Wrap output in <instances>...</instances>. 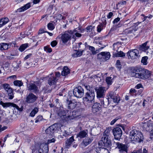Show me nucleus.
Here are the masks:
<instances>
[{
	"label": "nucleus",
	"mask_w": 153,
	"mask_h": 153,
	"mask_svg": "<svg viewBox=\"0 0 153 153\" xmlns=\"http://www.w3.org/2000/svg\"><path fill=\"white\" fill-rule=\"evenodd\" d=\"M132 77L143 79L147 78L150 76V72L149 70L141 68H137L131 73Z\"/></svg>",
	"instance_id": "1"
},
{
	"label": "nucleus",
	"mask_w": 153,
	"mask_h": 153,
	"mask_svg": "<svg viewBox=\"0 0 153 153\" xmlns=\"http://www.w3.org/2000/svg\"><path fill=\"white\" fill-rule=\"evenodd\" d=\"M129 137L134 141L140 142L143 140V137L142 133L139 131L134 129L130 133Z\"/></svg>",
	"instance_id": "2"
},
{
	"label": "nucleus",
	"mask_w": 153,
	"mask_h": 153,
	"mask_svg": "<svg viewBox=\"0 0 153 153\" xmlns=\"http://www.w3.org/2000/svg\"><path fill=\"white\" fill-rule=\"evenodd\" d=\"M101 141L103 142L105 147L108 148L111 145V141L110 139V134L108 132V130H105L104 132Z\"/></svg>",
	"instance_id": "3"
},
{
	"label": "nucleus",
	"mask_w": 153,
	"mask_h": 153,
	"mask_svg": "<svg viewBox=\"0 0 153 153\" xmlns=\"http://www.w3.org/2000/svg\"><path fill=\"white\" fill-rule=\"evenodd\" d=\"M95 95L94 91L86 92L85 97L83 98V102L87 103H92L94 102Z\"/></svg>",
	"instance_id": "4"
},
{
	"label": "nucleus",
	"mask_w": 153,
	"mask_h": 153,
	"mask_svg": "<svg viewBox=\"0 0 153 153\" xmlns=\"http://www.w3.org/2000/svg\"><path fill=\"white\" fill-rule=\"evenodd\" d=\"M0 105H1L4 108L12 107L14 108V109H16L20 111H22L23 110L22 106L20 108L16 104L11 102L4 103L1 100L0 101Z\"/></svg>",
	"instance_id": "5"
},
{
	"label": "nucleus",
	"mask_w": 153,
	"mask_h": 153,
	"mask_svg": "<svg viewBox=\"0 0 153 153\" xmlns=\"http://www.w3.org/2000/svg\"><path fill=\"white\" fill-rule=\"evenodd\" d=\"M73 94L75 97L81 98L84 94V89L81 86H78L74 89Z\"/></svg>",
	"instance_id": "6"
},
{
	"label": "nucleus",
	"mask_w": 153,
	"mask_h": 153,
	"mask_svg": "<svg viewBox=\"0 0 153 153\" xmlns=\"http://www.w3.org/2000/svg\"><path fill=\"white\" fill-rule=\"evenodd\" d=\"M114 145L116 146V148L119 149L120 153L127 152L128 147L126 145L119 142H114Z\"/></svg>",
	"instance_id": "7"
},
{
	"label": "nucleus",
	"mask_w": 153,
	"mask_h": 153,
	"mask_svg": "<svg viewBox=\"0 0 153 153\" xmlns=\"http://www.w3.org/2000/svg\"><path fill=\"white\" fill-rule=\"evenodd\" d=\"M97 94V97L98 98H103L105 96V88L103 87H100L95 89Z\"/></svg>",
	"instance_id": "8"
},
{
	"label": "nucleus",
	"mask_w": 153,
	"mask_h": 153,
	"mask_svg": "<svg viewBox=\"0 0 153 153\" xmlns=\"http://www.w3.org/2000/svg\"><path fill=\"white\" fill-rule=\"evenodd\" d=\"M111 55L108 52H102L98 54L97 57L98 59H101L102 61H106L110 58Z\"/></svg>",
	"instance_id": "9"
},
{
	"label": "nucleus",
	"mask_w": 153,
	"mask_h": 153,
	"mask_svg": "<svg viewBox=\"0 0 153 153\" xmlns=\"http://www.w3.org/2000/svg\"><path fill=\"white\" fill-rule=\"evenodd\" d=\"M37 97L32 93H29L26 98L25 101L27 103H31L34 102Z\"/></svg>",
	"instance_id": "10"
},
{
	"label": "nucleus",
	"mask_w": 153,
	"mask_h": 153,
	"mask_svg": "<svg viewBox=\"0 0 153 153\" xmlns=\"http://www.w3.org/2000/svg\"><path fill=\"white\" fill-rule=\"evenodd\" d=\"M113 133L116 139L119 140L122 135V131L120 128L117 127L113 130Z\"/></svg>",
	"instance_id": "11"
},
{
	"label": "nucleus",
	"mask_w": 153,
	"mask_h": 153,
	"mask_svg": "<svg viewBox=\"0 0 153 153\" xmlns=\"http://www.w3.org/2000/svg\"><path fill=\"white\" fill-rule=\"evenodd\" d=\"M139 52L137 49H134L128 51L127 53V55L129 58L135 59L139 56Z\"/></svg>",
	"instance_id": "12"
},
{
	"label": "nucleus",
	"mask_w": 153,
	"mask_h": 153,
	"mask_svg": "<svg viewBox=\"0 0 153 153\" xmlns=\"http://www.w3.org/2000/svg\"><path fill=\"white\" fill-rule=\"evenodd\" d=\"M66 103L68 104V108L73 109L76 107L79 102L75 101L74 100L69 101L68 99L66 101Z\"/></svg>",
	"instance_id": "13"
},
{
	"label": "nucleus",
	"mask_w": 153,
	"mask_h": 153,
	"mask_svg": "<svg viewBox=\"0 0 153 153\" xmlns=\"http://www.w3.org/2000/svg\"><path fill=\"white\" fill-rule=\"evenodd\" d=\"M69 31L66 32L62 36L61 39L63 43H66L70 39L72 36L71 34L69 33Z\"/></svg>",
	"instance_id": "14"
},
{
	"label": "nucleus",
	"mask_w": 153,
	"mask_h": 153,
	"mask_svg": "<svg viewBox=\"0 0 153 153\" xmlns=\"http://www.w3.org/2000/svg\"><path fill=\"white\" fill-rule=\"evenodd\" d=\"M48 147L46 144L44 143L41 144L39 150V153H48Z\"/></svg>",
	"instance_id": "15"
},
{
	"label": "nucleus",
	"mask_w": 153,
	"mask_h": 153,
	"mask_svg": "<svg viewBox=\"0 0 153 153\" xmlns=\"http://www.w3.org/2000/svg\"><path fill=\"white\" fill-rule=\"evenodd\" d=\"M101 105L100 103L96 102L94 103L92 107V111L93 113H96L100 110L101 109Z\"/></svg>",
	"instance_id": "16"
},
{
	"label": "nucleus",
	"mask_w": 153,
	"mask_h": 153,
	"mask_svg": "<svg viewBox=\"0 0 153 153\" xmlns=\"http://www.w3.org/2000/svg\"><path fill=\"white\" fill-rule=\"evenodd\" d=\"M27 88L28 90L33 92L36 93L38 91V87L35 84L33 83L29 84Z\"/></svg>",
	"instance_id": "17"
},
{
	"label": "nucleus",
	"mask_w": 153,
	"mask_h": 153,
	"mask_svg": "<svg viewBox=\"0 0 153 153\" xmlns=\"http://www.w3.org/2000/svg\"><path fill=\"white\" fill-rule=\"evenodd\" d=\"M88 132L87 130L81 131L77 134L76 137L80 139L85 138L88 136Z\"/></svg>",
	"instance_id": "18"
},
{
	"label": "nucleus",
	"mask_w": 153,
	"mask_h": 153,
	"mask_svg": "<svg viewBox=\"0 0 153 153\" xmlns=\"http://www.w3.org/2000/svg\"><path fill=\"white\" fill-rule=\"evenodd\" d=\"M137 29V25L135 24L131 27L125 29L124 32L127 34L128 33H132L136 31Z\"/></svg>",
	"instance_id": "19"
},
{
	"label": "nucleus",
	"mask_w": 153,
	"mask_h": 153,
	"mask_svg": "<svg viewBox=\"0 0 153 153\" xmlns=\"http://www.w3.org/2000/svg\"><path fill=\"white\" fill-rule=\"evenodd\" d=\"M55 130L56 128L54 125H53L49 126L46 129L45 131L47 134L52 135L54 133Z\"/></svg>",
	"instance_id": "20"
},
{
	"label": "nucleus",
	"mask_w": 153,
	"mask_h": 153,
	"mask_svg": "<svg viewBox=\"0 0 153 153\" xmlns=\"http://www.w3.org/2000/svg\"><path fill=\"white\" fill-rule=\"evenodd\" d=\"M74 136H72L66 140L65 141V147L66 148H68L71 146L74 140Z\"/></svg>",
	"instance_id": "21"
},
{
	"label": "nucleus",
	"mask_w": 153,
	"mask_h": 153,
	"mask_svg": "<svg viewBox=\"0 0 153 153\" xmlns=\"http://www.w3.org/2000/svg\"><path fill=\"white\" fill-rule=\"evenodd\" d=\"M30 7V3H28L24 6H22L21 7L18 8L16 10V12H21L25 11V10L29 9Z\"/></svg>",
	"instance_id": "22"
},
{
	"label": "nucleus",
	"mask_w": 153,
	"mask_h": 153,
	"mask_svg": "<svg viewBox=\"0 0 153 153\" xmlns=\"http://www.w3.org/2000/svg\"><path fill=\"white\" fill-rule=\"evenodd\" d=\"M93 140V139L92 138H86L83 140L82 143V145L84 146H86L90 144Z\"/></svg>",
	"instance_id": "23"
},
{
	"label": "nucleus",
	"mask_w": 153,
	"mask_h": 153,
	"mask_svg": "<svg viewBox=\"0 0 153 153\" xmlns=\"http://www.w3.org/2000/svg\"><path fill=\"white\" fill-rule=\"evenodd\" d=\"M58 80L57 78L53 76L51 77H50L49 78L48 80V83L50 85H54L56 83Z\"/></svg>",
	"instance_id": "24"
},
{
	"label": "nucleus",
	"mask_w": 153,
	"mask_h": 153,
	"mask_svg": "<svg viewBox=\"0 0 153 153\" xmlns=\"http://www.w3.org/2000/svg\"><path fill=\"white\" fill-rule=\"evenodd\" d=\"M58 114L62 120H65V119H66V112L65 110H61Z\"/></svg>",
	"instance_id": "25"
},
{
	"label": "nucleus",
	"mask_w": 153,
	"mask_h": 153,
	"mask_svg": "<svg viewBox=\"0 0 153 153\" xmlns=\"http://www.w3.org/2000/svg\"><path fill=\"white\" fill-rule=\"evenodd\" d=\"M100 103L101 106H103L104 108H107L109 104L110 103L109 99L108 98L106 99V100L104 101V100L101 99L100 100Z\"/></svg>",
	"instance_id": "26"
},
{
	"label": "nucleus",
	"mask_w": 153,
	"mask_h": 153,
	"mask_svg": "<svg viewBox=\"0 0 153 153\" xmlns=\"http://www.w3.org/2000/svg\"><path fill=\"white\" fill-rule=\"evenodd\" d=\"M148 41L146 42L142 45H140L139 47V49L140 50L143 51H146L149 48V46H147Z\"/></svg>",
	"instance_id": "27"
},
{
	"label": "nucleus",
	"mask_w": 153,
	"mask_h": 153,
	"mask_svg": "<svg viewBox=\"0 0 153 153\" xmlns=\"http://www.w3.org/2000/svg\"><path fill=\"white\" fill-rule=\"evenodd\" d=\"M125 56V53L121 51L114 52L113 53V56L114 57H123Z\"/></svg>",
	"instance_id": "28"
},
{
	"label": "nucleus",
	"mask_w": 153,
	"mask_h": 153,
	"mask_svg": "<svg viewBox=\"0 0 153 153\" xmlns=\"http://www.w3.org/2000/svg\"><path fill=\"white\" fill-rule=\"evenodd\" d=\"M96 151L97 153H108V150L106 148L98 147L96 149Z\"/></svg>",
	"instance_id": "29"
},
{
	"label": "nucleus",
	"mask_w": 153,
	"mask_h": 153,
	"mask_svg": "<svg viewBox=\"0 0 153 153\" xmlns=\"http://www.w3.org/2000/svg\"><path fill=\"white\" fill-rule=\"evenodd\" d=\"M70 73L69 69L67 66L64 67L63 71L62 72V75L63 76H65L67 75Z\"/></svg>",
	"instance_id": "30"
},
{
	"label": "nucleus",
	"mask_w": 153,
	"mask_h": 153,
	"mask_svg": "<svg viewBox=\"0 0 153 153\" xmlns=\"http://www.w3.org/2000/svg\"><path fill=\"white\" fill-rule=\"evenodd\" d=\"M78 32L77 30H74L73 31L70 30L69 33L70 34H71V36L73 35V38L74 37V35H75L77 37H79L81 36L82 35L81 34L78 33Z\"/></svg>",
	"instance_id": "31"
},
{
	"label": "nucleus",
	"mask_w": 153,
	"mask_h": 153,
	"mask_svg": "<svg viewBox=\"0 0 153 153\" xmlns=\"http://www.w3.org/2000/svg\"><path fill=\"white\" fill-rule=\"evenodd\" d=\"M9 21V19L7 18H2L0 20V27L7 24Z\"/></svg>",
	"instance_id": "32"
},
{
	"label": "nucleus",
	"mask_w": 153,
	"mask_h": 153,
	"mask_svg": "<svg viewBox=\"0 0 153 153\" xmlns=\"http://www.w3.org/2000/svg\"><path fill=\"white\" fill-rule=\"evenodd\" d=\"M114 77H112L111 76H110L107 77L105 79V81L108 86L111 85L112 83Z\"/></svg>",
	"instance_id": "33"
},
{
	"label": "nucleus",
	"mask_w": 153,
	"mask_h": 153,
	"mask_svg": "<svg viewBox=\"0 0 153 153\" xmlns=\"http://www.w3.org/2000/svg\"><path fill=\"white\" fill-rule=\"evenodd\" d=\"M39 111V109L37 107L35 108L30 113V115L33 117Z\"/></svg>",
	"instance_id": "34"
},
{
	"label": "nucleus",
	"mask_w": 153,
	"mask_h": 153,
	"mask_svg": "<svg viewBox=\"0 0 153 153\" xmlns=\"http://www.w3.org/2000/svg\"><path fill=\"white\" fill-rule=\"evenodd\" d=\"M48 28L50 30H53L55 28L54 22L51 21L48 24Z\"/></svg>",
	"instance_id": "35"
},
{
	"label": "nucleus",
	"mask_w": 153,
	"mask_h": 153,
	"mask_svg": "<svg viewBox=\"0 0 153 153\" xmlns=\"http://www.w3.org/2000/svg\"><path fill=\"white\" fill-rule=\"evenodd\" d=\"M28 43H25L22 44L19 48V50L21 52H22L28 46Z\"/></svg>",
	"instance_id": "36"
},
{
	"label": "nucleus",
	"mask_w": 153,
	"mask_h": 153,
	"mask_svg": "<svg viewBox=\"0 0 153 153\" xmlns=\"http://www.w3.org/2000/svg\"><path fill=\"white\" fill-rule=\"evenodd\" d=\"M94 26L92 27V26H89L86 28V30L87 32H91L93 34L94 32Z\"/></svg>",
	"instance_id": "37"
},
{
	"label": "nucleus",
	"mask_w": 153,
	"mask_h": 153,
	"mask_svg": "<svg viewBox=\"0 0 153 153\" xmlns=\"http://www.w3.org/2000/svg\"><path fill=\"white\" fill-rule=\"evenodd\" d=\"M13 84L15 86L20 87L23 85V83L21 81L16 80L14 81Z\"/></svg>",
	"instance_id": "38"
},
{
	"label": "nucleus",
	"mask_w": 153,
	"mask_h": 153,
	"mask_svg": "<svg viewBox=\"0 0 153 153\" xmlns=\"http://www.w3.org/2000/svg\"><path fill=\"white\" fill-rule=\"evenodd\" d=\"M148 57L147 56H145L142 57L141 62L144 65H146L147 64V59Z\"/></svg>",
	"instance_id": "39"
},
{
	"label": "nucleus",
	"mask_w": 153,
	"mask_h": 153,
	"mask_svg": "<svg viewBox=\"0 0 153 153\" xmlns=\"http://www.w3.org/2000/svg\"><path fill=\"white\" fill-rule=\"evenodd\" d=\"M108 99H109L110 98H111L113 99L114 98V97H115V96L114 94V93L112 91H111L108 92Z\"/></svg>",
	"instance_id": "40"
},
{
	"label": "nucleus",
	"mask_w": 153,
	"mask_h": 153,
	"mask_svg": "<svg viewBox=\"0 0 153 153\" xmlns=\"http://www.w3.org/2000/svg\"><path fill=\"white\" fill-rule=\"evenodd\" d=\"M3 87L6 92L9 90L11 88L10 85L8 84H3Z\"/></svg>",
	"instance_id": "41"
},
{
	"label": "nucleus",
	"mask_w": 153,
	"mask_h": 153,
	"mask_svg": "<svg viewBox=\"0 0 153 153\" xmlns=\"http://www.w3.org/2000/svg\"><path fill=\"white\" fill-rule=\"evenodd\" d=\"M82 51H78L76 53H74L72 55V56L75 57L80 56L82 55Z\"/></svg>",
	"instance_id": "42"
},
{
	"label": "nucleus",
	"mask_w": 153,
	"mask_h": 153,
	"mask_svg": "<svg viewBox=\"0 0 153 153\" xmlns=\"http://www.w3.org/2000/svg\"><path fill=\"white\" fill-rule=\"evenodd\" d=\"M61 134H62V136L65 137H68V136H71L70 133L66 131H64L62 132Z\"/></svg>",
	"instance_id": "43"
},
{
	"label": "nucleus",
	"mask_w": 153,
	"mask_h": 153,
	"mask_svg": "<svg viewBox=\"0 0 153 153\" xmlns=\"http://www.w3.org/2000/svg\"><path fill=\"white\" fill-rule=\"evenodd\" d=\"M88 47H89V49L90 50L93 54H95L96 53L95 51V48L94 47L90 45H88Z\"/></svg>",
	"instance_id": "44"
},
{
	"label": "nucleus",
	"mask_w": 153,
	"mask_h": 153,
	"mask_svg": "<svg viewBox=\"0 0 153 153\" xmlns=\"http://www.w3.org/2000/svg\"><path fill=\"white\" fill-rule=\"evenodd\" d=\"M12 67L14 68V71H16L19 68V65L18 63L16 62L13 63L12 65Z\"/></svg>",
	"instance_id": "45"
},
{
	"label": "nucleus",
	"mask_w": 153,
	"mask_h": 153,
	"mask_svg": "<svg viewBox=\"0 0 153 153\" xmlns=\"http://www.w3.org/2000/svg\"><path fill=\"white\" fill-rule=\"evenodd\" d=\"M43 119L42 116L41 115H39L35 119L36 123H37L38 122L41 121Z\"/></svg>",
	"instance_id": "46"
},
{
	"label": "nucleus",
	"mask_w": 153,
	"mask_h": 153,
	"mask_svg": "<svg viewBox=\"0 0 153 153\" xmlns=\"http://www.w3.org/2000/svg\"><path fill=\"white\" fill-rule=\"evenodd\" d=\"M56 18V19L60 20V19H64L65 17H64L62 16L61 14H57L55 17Z\"/></svg>",
	"instance_id": "47"
},
{
	"label": "nucleus",
	"mask_w": 153,
	"mask_h": 153,
	"mask_svg": "<svg viewBox=\"0 0 153 153\" xmlns=\"http://www.w3.org/2000/svg\"><path fill=\"white\" fill-rule=\"evenodd\" d=\"M84 86L85 88L88 91V92H93V91H92V88L89 85H84Z\"/></svg>",
	"instance_id": "48"
},
{
	"label": "nucleus",
	"mask_w": 153,
	"mask_h": 153,
	"mask_svg": "<svg viewBox=\"0 0 153 153\" xmlns=\"http://www.w3.org/2000/svg\"><path fill=\"white\" fill-rule=\"evenodd\" d=\"M3 45L4 50H7L9 48V45L8 44L5 43H3Z\"/></svg>",
	"instance_id": "49"
},
{
	"label": "nucleus",
	"mask_w": 153,
	"mask_h": 153,
	"mask_svg": "<svg viewBox=\"0 0 153 153\" xmlns=\"http://www.w3.org/2000/svg\"><path fill=\"white\" fill-rule=\"evenodd\" d=\"M44 49L45 51L49 53H50L52 51V49L49 48L48 46H45L44 47Z\"/></svg>",
	"instance_id": "50"
},
{
	"label": "nucleus",
	"mask_w": 153,
	"mask_h": 153,
	"mask_svg": "<svg viewBox=\"0 0 153 153\" xmlns=\"http://www.w3.org/2000/svg\"><path fill=\"white\" fill-rule=\"evenodd\" d=\"M74 117V116H71L70 114V116H68L67 117L66 116V119H65V121H67L69 120H71L73 119Z\"/></svg>",
	"instance_id": "51"
},
{
	"label": "nucleus",
	"mask_w": 153,
	"mask_h": 153,
	"mask_svg": "<svg viewBox=\"0 0 153 153\" xmlns=\"http://www.w3.org/2000/svg\"><path fill=\"white\" fill-rule=\"evenodd\" d=\"M113 101L115 102H118L120 100L119 98L117 96L115 95V97L113 99Z\"/></svg>",
	"instance_id": "52"
},
{
	"label": "nucleus",
	"mask_w": 153,
	"mask_h": 153,
	"mask_svg": "<svg viewBox=\"0 0 153 153\" xmlns=\"http://www.w3.org/2000/svg\"><path fill=\"white\" fill-rule=\"evenodd\" d=\"M116 66L117 67V68L119 69H120L121 68V65L120 64V62L119 60H117V61L116 63Z\"/></svg>",
	"instance_id": "53"
},
{
	"label": "nucleus",
	"mask_w": 153,
	"mask_h": 153,
	"mask_svg": "<svg viewBox=\"0 0 153 153\" xmlns=\"http://www.w3.org/2000/svg\"><path fill=\"white\" fill-rule=\"evenodd\" d=\"M120 118V117H116L115 119H114L111 122L110 124L111 125H113Z\"/></svg>",
	"instance_id": "54"
},
{
	"label": "nucleus",
	"mask_w": 153,
	"mask_h": 153,
	"mask_svg": "<svg viewBox=\"0 0 153 153\" xmlns=\"http://www.w3.org/2000/svg\"><path fill=\"white\" fill-rule=\"evenodd\" d=\"M8 97L9 99H12L14 97L13 92L11 93H9V94H8Z\"/></svg>",
	"instance_id": "55"
},
{
	"label": "nucleus",
	"mask_w": 153,
	"mask_h": 153,
	"mask_svg": "<svg viewBox=\"0 0 153 153\" xmlns=\"http://www.w3.org/2000/svg\"><path fill=\"white\" fill-rule=\"evenodd\" d=\"M57 44V42L56 40H54L51 43V45L52 47H54Z\"/></svg>",
	"instance_id": "56"
},
{
	"label": "nucleus",
	"mask_w": 153,
	"mask_h": 153,
	"mask_svg": "<svg viewBox=\"0 0 153 153\" xmlns=\"http://www.w3.org/2000/svg\"><path fill=\"white\" fill-rule=\"evenodd\" d=\"M55 140L54 138H53L51 139L48 140L47 142V143L48 144L51 143H54L55 141Z\"/></svg>",
	"instance_id": "57"
},
{
	"label": "nucleus",
	"mask_w": 153,
	"mask_h": 153,
	"mask_svg": "<svg viewBox=\"0 0 153 153\" xmlns=\"http://www.w3.org/2000/svg\"><path fill=\"white\" fill-rule=\"evenodd\" d=\"M10 64L8 62H5L4 64V67L6 68H9L10 66Z\"/></svg>",
	"instance_id": "58"
},
{
	"label": "nucleus",
	"mask_w": 153,
	"mask_h": 153,
	"mask_svg": "<svg viewBox=\"0 0 153 153\" xmlns=\"http://www.w3.org/2000/svg\"><path fill=\"white\" fill-rule=\"evenodd\" d=\"M120 18L119 17L116 18L113 21V23L114 24L117 23L120 20Z\"/></svg>",
	"instance_id": "59"
},
{
	"label": "nucleus",
	"mask_w": 153,
	"mask_h": 153,
	"mask_svg": "<svg viewBox=\"0 0 153 153\" xmlns=\"http://www.w3.org/2000/svg\"><path fill=\"white\" fill-rule=\"evenodd\" d=\"M97 30L98 32H100L103 29V28L100 25H98L97 27Z\"/></svg>",
	"instance_id": "60"
},
{
	"label": "nucleus",
	"mask_w": 153,
	"mask_h": 153,
	"mask_svg": "<svg viewBox=\"0 0 153 153\" xmlns=\"http://www.w3.org/2000/svg\"><path fill=\"white\" fill-rule=\"evenodd\" d=\"M113 15V13L111 12H110L108 14L107 16V17L109 18L110 19L111 18V17Z\"/></svg>",
	"instance_id": "61"
},
{
	"label": "nucleus",
	"mask_w": 153,
	"mask_h": 153,
	"mask_svg": "<svg viewBox=\"0 0 153 153\" xmlns=\"http://www.w3.org/2000/svg\"><path fill=\"white\" fill-rule=\"evenodd\" d=\"M106 22L105 21V22H104L102 23L100 25L102 28H103V27H105V26L106 25Z\"/></svg>",
	"instance_id": "62"
},
{
	"label": "nucleus",
	"mask_w": 153,
	"mask_h": 153,
	"mask_svg": "<svg viewBox=\"0 0 153 153\" xmlns=\"http://www.w3.org/2000/svg\"><path fill=\"white\" fill-rule=\"evenodd\" d=\"M31 55H32V54H31V53L29 54H28L25 57L24 59H25V60L27 59H28L31 56Z\"/></svg>",
	"instance_id": "63"
},
{
	"label": "nucleus",
	"mask_w": 153,
	"mask_h": 153,
	"mask_svg": "<svg viewBox=\"0 0 153 153\" xmlns=\"http://www.w3.org/2000/svg\"><path fill=\"white\" fill-rule=\"evenodd\" d=\"M150 138L151 139H153V129L150 132Z\"/></svg>",
	"instance_id": "64"
}]
</instances>
